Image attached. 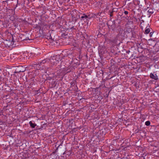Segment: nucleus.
<instances>
[{"instance_id":"1","label":"nucleus","mask_w":159,"mask_h":159,"mask_svg":"<svg viewBox=\"0 0 159 159\" xmlns=\"http://www.w3.org/2000/svg\"><path fill=\"white\" fill-rule=\"evenodd\" d=\"M60 61H61V59L59 55L51 57L50 59L52 65L53 66L57 65Z\"/></svg>"},{"instance_id":"2","label":"nucleus","mask_w":159,"mask_h":159,"mask_svg":"<svg viewBox=\"0 0 159 159\" xmlns=\"http://www.w3.org/2000/svg\"><path fill=\"white\" fill-rule=\"evenodd\" d=\"M150 77L151 79H153L156 80H157L158 79L157 76L156 74L154 75L152 73H151L150 74Z\"/></svg>"},{"instance_id":"3","label":"nucleus","mask_w":159,"mask_h":159,"mask_svg":"<svg viewBox=\"0 0 159 159\" xmlns=\"http://www.w3.org/2000/svg\"><path fill=\"white\" fill-rule=\"evenodd\" d=\"M51 32L50 31H49L48 33L46 35V38L47 39L52 40V38L51 36Z\"/></svg>"},{"instance_id":"4","label":"nucleus","mask_w":159,"mask_h":159,"mask_svg":"<svg viewBox=\"0 0 159 159\" xmlns=\"http://www.w3.org/2000/svg\"><path fill=\"white\" fill-rule=\"evenodd\" d=\"M47 60L46 59H45L44 60L42 61H40L39 62L38 64L39 66L42 65L43 64H44L47 62Z\"/></svg>"},{"instance_id":"5","label":"nucleus","mask_w":159,"mask_h":159,"mask_svg":"<svg viewBox=\"0 0 159 159\" xmlns=\"http://www.w3.org/2000/svg\"><path fill=\"white\" fill-rule=\"evenodd\" d=\"M29 124L30 126L32 128H34L36 125V124L34 123H33L31 121H30L29 122Z\"/></svg>"},{"instance_id":"6","label":"nucleus","mask_w":159,"mask_h":159,"mask_svg":"<svg viewBox=\"0 0 159 159\" xmlns=\"http://www.w3.org/2000/svg\"><path fill=\"white\" fill-rule=\"evenodd\" d=\"M150 31V30L149 28L146 29L145 30V33L146 34H148Z\"/></svg>"},{"instance_id":"7","label":"nucleus","mask_w":159,"mask_h":159,"mask_svg":"<svg viewBox=\"0 0 159 159\" xmlns=\"http://www.w3.org/2000/svg\"><path fill=\"white\" fill-rule=\"evenodd\" d=\"M145 124L147 126H149L150 124V122L149 121H147L145 122Z\"/></svg>"},{"instance_id":"8","label":"nucleus","mask_w":159,"mask_h":159,"mask_svg":"<svg viewBox=\"0 0 159 159\" xmlns=\"http://www.w3.org/2000/svg\"><path fill=\"white\" fill-rule=\"evenodd\" d=\"M148 12L149 13H153V10L152 9H149L148 11Z\"/></svg>"},{"instance_id":"9","label":"nucleus","mask_w":159,"mask_h":159,"mask_svg":"<svg viewBox=\"0 0 159 159\" xmlns=\"http://www.w3.org/2000/svg\"><path fill=\"white\" fill-rule=\"evenodd\" d=\"M83 15H84V18L85 19H86L87 20V18H88L89 19H90V18H89L88 17V16L87 15H86L85 14H84Z\"/></svg>"},{"instance_id":"10","label":"nucleus","mask_w":159,"mask_h":159,"mask_svg":"<svg viewBox=\"0 0 159 159\" xmlns=\"http://www.w3.org/2000/svg\"><path fill=\"white\" fill-rule=\"evenodd\" d=\"M113 11H112L111 12L110 14V16L111 17H112L113 16Z\"/></svg>"},{"instance_id":"11","label":"nucleus","mask_w":159,"mask_h":159,"mask_svg":"<svg viewBox=\"0 0 159 159\" xmlns=\"http://www.w3.org/2000/svg\"><path fill=\"white\" fill-rule=\"evenodd\" d=\"M124 13L125 15H127L128 14V12L127 11H125L124 12Z\"/></svg>"},{"instance_id":"12","label":"nucleus","mask_w":159,"mask_h":159,"mask_svg":"<svg viewBox=\"0 0 159 159\" xmlns=\"http://www.w3.org/2000/svg\"><path fill=\"white\" fill-rule=\"evenodd\" d=\"M84 16H82L81 17V20H84Z\"/></svg>"},{"instance_id":"13","label":"nucleus","mask_w":159,"mask_h":159,"mask_svg":"<svg viewBox=\"0 0 159 159\" xmlns=\"http://www.w3.org/2000/svg\"><path fill=\"white\" fill-rule=\"evenodd\" d=\"M153 32H151L150 33V37H152V35L153 34Z\"/></svg>"},{"instance_id":"14","label":"nucleus","mask_w":159,"mask_h":159,"mask_svg":"<svg viewBox=\"0 0 159 159\" xmlns=\"http://www.w3.org/2000/svg\"><path fill=\"white\" fill-rule=\"evenodd\" d=\"M2 79V77H1V76H0V80H1Z\"/></svg>"},{"instance_id":"15","label":"nucleus","mask_w":159,"mask_h":159,"mask_svg":"<svg viewBox=\"0 0 159 159\" xmlns=\"http://www.w3.org/2000/svg\"><path fill=\"white\" fill-rule=\"evenodd\" d=\"M70 71H68V72H70Z\"/></svg>"},{"instance_id":"16","label":"nucleus","mask_w":159,"mask_h":159,"mask_svg":"<svg viewBox=\"0 0 159 159\" xmlns=\"http://www.w3.org/2000/svg\"><path fill=\"white\" fill-rule=\"evenodd\" d=\"M13 39H12V41H13Z\"/></svg>"}]
</instances>
